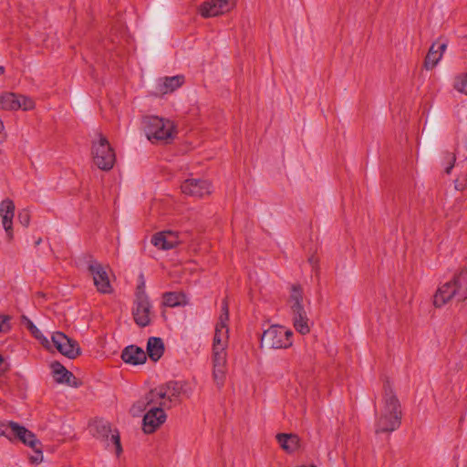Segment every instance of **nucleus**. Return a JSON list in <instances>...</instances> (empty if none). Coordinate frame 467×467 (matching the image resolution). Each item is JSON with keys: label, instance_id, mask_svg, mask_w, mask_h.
Wrapping results in <instances>:
<instances>
[{"label": "nucleus", "instance_id": "f257e3e1", "mask_svg": "<svg viewBox=\"0 0 467 467\" xmlns=\"http://www.w3.org/2000/svg\"><path fill=\"white\" fill-rule=\"evenodd\" d=\"M229 309L225 301L222 304L221 314L215 325L212 347L213 378L221 388L227 373V348L229 344Z\"/></svg>", "mask_w": 467, "mask_h": 467}, {"label": "nucleus", "instance_id": "f03ea898", "mask_svg": "<svg viewBox=\"0 0 467 467\" xmlns=\"http://www.w3.org/2000/svg\"><path fill=\"white\" fill-rule=\"evenodd\" d=\"M401 417L400 402L394 393L392 387L387 383L384 385L382 400L376 410V433L394 431L400 427Z\"/></svg>", "mask_w": 467, "mask_h": 467}, {"label": "nucleus", "instance_id": "7ed1b4c3", "mask_svg": "<svg viewBox=\"0 0 467 467\" xmlns=\"http://www.w3.org/2000/svg\"><path fill=\"white\" fill-rule=\"evenodd\" d=\"M193 388L185 381H171L166 385L151 389L147 394L148 402L161 404L164 408H170L180 400L181 397H190Z\"/></svg>", "mask_w": 467, "mask_h": 467}, {"label": "nucleus", "instance_id": "20e7f679", "mask_svg": "<svg viewBox=\"0 0 467 467\" xmlns=\"http://www.w3.org/2000/svg\"><path fill=\"white\" fill-rule=\"evenodd\" d=\"M147 394L140 398L130 409L133 416H139L146 410L143 417V431L145 433H152L160 428L166 420V413L161 404L148 402Z\"/></svg>", "mask_w": 467, "mask_h": 467}, {"label": "nucleus", "instance_id": "39448f33", "mask_svg": "<svg viewBox=\"0 0 467 467\" xmlns=\"http://www.w3.org/2000/svg\"><path fill=\"white\" fill-rule=\"evenodd\" d=\"M144 130L150 140H168L175 136L176 130L172 121L157 116L143 119Z\"/></svg>", "mask_w": 467, "mask_h": 467}, {"label": "nucleus", "instance_id": "423d86ee", "mask_svg": "<svg viewBox=\"0 0 467 467\" xmlns=\"http://www.w3.org/2000/svg\"><path fill=\"white\" fill-rule=\"evenodd\" d=\"M92 158L95 165L103 171L112 169L115 163V152L109 140L101 134H98V139L93 141Z\"/></svg>", "mask_w": 467, "mask_h": 467}, {"label": "nucleus", "instance_id": "0eeeda50", "mask_svg": "<svg viewBox=\"0 0 467 467\" xmlns=\"http://www.w3.org/2000/svg\"><path fill=\"white\" fill-rule=\"evenodd\" d=\"M0 436L9 441L17 439L30 448H35L38 444V440L32 431L14 421L0 420Z\"/></svg>", "mask_w": 467, "mask_h": 467}, {"label": "nucleus", "instance_id": "6e6552de", "mask_svg": "<svg viewBox=\"0 0 467 467\" xmlns=\"http://www.w3.org/2000/svg\"><path fill=\"white\" fill-rule=\"evenodd\" d=\"M292 337L290 329L274 325L263 333L261 342L271 348H286L293 344Z\"/></svg>", "mask_w": 467, "mask_h": 467}, {"label": "nucleus", "instance_id": "1a4fd4ad", "mask_svg": "<svg viewBox=\"0 0 467 467\" xmlns=\"http://www.w3.org/2000/svg\"><path fill=\"white\" fill-rule=\"evenodd\" d=\"M34 108L35 102L29 97L7 91L0 94V109L16 111L18 109L30 110Z\"/></svg>", "mask_w": 467, "mask_h": 467}, {"label": "nucleus", "instance_id": "9d476101", "mask_svg": "<svg viewBox=\"0 0 467 467\" xmlns=\"http://www.w3.org/2000/svg\"><path fill=\"white\" fill-rule=\"evenodd\" d=\"M133 317L140 327H146L151 319V305L144 291L139 290L133 306Z\"/></svg>", "mask_w": 467, "mask_h": 467}, {"label": "nucleus", "instance_id": "9b49d317", "mask_svg": "<svg viewBox=\"0 0 467 467\" xmlns=\"http://www.w3.org/2000/svg\"><path fill=\"white\" fill-rule=\"evenodd\" d=\"M88 270L92 275L94 285L99 293L109 294L112 292L109 275L104 265L96 260H89Z\"/></svg>", "mask_w": 467, "mask_h": 467}, {"label": "nucleus", "instance_id": "f8f14e48", "mask_svg": "<svg viewBox=\"0 0 467 467\" xmlns=\"http://www.w3.org/2000/svg\"><path fill=\"white\" fill-rule=\"evenodd\" d=\"M91 431L96 438L104 441L108 448L110 446L114 447L117 455L122 451L119 432L117 431H112L107 422H97L92 427Z\"/></svg>", "mask_w": 467, "mask_h": 467}, {"label": "nucleus", "instance_id": "ddd939ff", "mask_svg": "<svg viewBox=\"0 0 467 467\" xmlns=\"http://www.w3.org/2000/svg\"><path fill=\"white\" fill-rule=\"evenodd\" d=\"M181 190L186 195L202 198L213 192V186L207 180L189 178L182 183Z\"/></svg>", "mask_w": 467, "mask_h": 467}, {"label": "nucleus", "instance_id": "4468645a", "mask_svg": "<svg viewBox=\"0 0 467 467\" xmlns=\"http://www.w3.org/2000/svg\"><path fill=\"white\" fill-rule=\"evenodd\" d=\"M51 338L52 343L62 355L69 358H74L79 354L78 343L68 338L64 333L55 332Z\"/></svg>", "mask_w": 467, "mask_h": 467}, {"label": "nucleus", "instance_id": "2eb2a0df", "mask_svg": "<svg viewBox=\"0 0 467 467\" xmlns=\"http://www.w3.org/2000/svg\"><path fill=\"white\" fill-rule=\"evenodd\" d=\"M15 203L9 199H4L0 202V217L2 220V225L5 229V234L9 240L13 238V219L15 216Z\"/></svg>", "mask_w": 467, "mask_h": 467}, {"label": "nucleus", "instance_id": "dca6fc26", "mask_svg": "<svg viewBox=\"0 0 467 467\" xmlns=\"http://www.w3.org/2000/svg\"><path fill=\"white\" fill-rule=\"evenodd\" d=\"M179 235L176 232L163 231L157 233L151 238V244L161 250H170L174 248L180 243Z\"/></svg>", "mask_w": 467, "mask_h": 467}, {"label": "nucleus", "instance_id": "f3484780", "mask_svg": "<svg viewBox=\"0 0 467 467\" xmlns=\"http://www.w3.org/2000/svg\"><path fill=\"white\" fill-rule=\"evenodd\" d=\"M230 10L228 0H210L200 6V14L203 17L216 16Z\"/></svg>", "mask_w": 467, "mask_h": 467}, {"label": "nucleus", "instance_id": "a211bd4d", "mask_svg": "<svg viewBox=\"0 0 467 467\" xmlns=\"http://www.w3.org/2000/svg\"><path fill=\"white\" fill-rule=\"evenodd\" d=\"M456 288L452 281H448L441 285L436 291L433 297V304L437 307H441L448 303L454 296L457 297Z\"/></svg>", "mask_w": 467, "mask_h": 467}, {"label": "nucleus", "instance_id": "6ab92c4d", "mask_svg": "<svg viewBox=\"0 0 467 467\" xmlns=\"http://www.w3.org/2000/svg\"><path fill=\"white\" fill-rule=\"evenodd\" d=\"M446 47V43H433L431 45L424 61L426 69H432L440 62Z\"/></svg>", "mask_w": 467, "mask_h": 467}, {"label": "nucleus", "instance_id": "aec40b11", "mask_svg": "<svg viewBox=\"0 0 467 467\" xmlns=\"http://www.w3.org/2000/svg\"><path fill=\"white\" fill-rule=\"evenodd\" d=\"M183 83L184 77L182 75L166 77L158 80L157 90L161 94L171 93L182 87Z\"/></svg>", "mask_w": 467, "mask_h": 467}, {"label": "nucleus", "instance_id": "412c9836", "mask_svg": "<svg viewBox=\"0 0 467 467\" xmlns=\"http://www.w3.org/2000/svg\"><path fill=\"white\" fill-rule=\"evenodd\" d=\"M121 358L125 363L131 365L143 364L146 361V353L136 346H129L122 351Z\"/></svg>", "mask_w": 467, "mask_h": 467}, {"label": "nucleus", "instance_id": "4be33fe9", "mask_svg": "<svg viewBox=\"0 0 467 467\" xmlns=\"http://www.w3.org/2000/svg\"><path fill=\"white\" fill-rule=\"evenodd\" d=\"M55 380L57 383H66L69 386H77L76 378L64 366L59 363L52 364Z\"/></svg>", "mask_w": 467, "mask_h": 467}, {"label": "nucleus", "instance_id": "5701e85b", "mask_svg": "<svg viewBox=\"0 0 467 467\" xmlns=\"http://www.w3.org/2000/svg\"><path fill=\"white\" fill-rule=\"evenodd\" d=\"M304 296L300 286L293 285L290 292L289 306L292 314L304 312L305 306L303 304Z\"/></svg>", "mask_w": 467, "mask_h": 467}, {"label": "nucleus", "instance_id": "b1692460", "mask_svg": "<svg viewBox=\"0 0 467 467\" xmlns=\"http://www.w3.org/2000/svg\"><path fill=\"white\" fill-rule=\"evenodd\" d=\"M456 288L457 298L464 300L467 298V269L461 271L451 280Z\"/></svg>", "mask_w": 467, "mask_h": 467}, {"label": "nucleus", "instance_id": "393cba45", "mask_svg": "<svg viewBox=\"0 0 467 467\" xmlns=\"http://www.w3.org/2000/svg\"><path fill=\"white\" fill-rule=\"evenodd\" d=\"M276 439L281 448L287 452H294L299 447V438L296 435L280 433Z\"/></svg>", "mask_w": 467, "mask_h": 467}, {"label": "nucleus", "instance_id": "a878e982", "mask_svg": "<svg viewBox=\"0 0 467 467\" xmlns=\"http://www.w3.org/2000/svg\"><path fill=\"white\" fill-rule=\"evenodd\" d=\"M294 327L302 335L310 332V320L306 311L292 314Z\"/></svg>", "mask_w": 467, "mask_h": 467}, {"label": "nucleus", "instance_id": "bb28decb", "mask_svg": "<svg viewBox=\"0 0 467 467\" xmlns=\"http://www.w3.org/2000/svg\"><path fill=\"white\" fill-rule=\"evenodd\" d=\"M148 355L153 361L161 358L164 352V345L160 337H150L147 344Z\"/></svg>", "mask_w": 467, "mask_h": 467}, {"label": "nucleus", "instance_id": "cd10ccee", "mask_svg": "<svg viewBox=\"0 0 467 467\" xmlns=\"http://www.w3.org/2000/svg\"><path fill=\"white\" fill-rule=\"evenodd\" d=\"M163 303L165 306L174 307L187 303L185 295L175 292H169L163 296Z\"/></svg>", "mask_w": 467, "mask_h": 467}, {"label": "nucleus", "instance_id": "c85d7f7f", "mask_svg": "<svg viewBox=\"0 0 467 467\" xmlns=\"http://www.w3.org/2000/svg\"><path fill=\"white\" fill-rule=\"evenodd\" d=\"M454 88L467 96V73L458 75L454 79Z\"/></svg>", "mask_w": 467, "mask_h": 467}, {"label": "nucleus", "instance_id": "c756f323", "mask_svg": "<svg viewBox=\"0 0 467 467\" xmlns=\"http://www.w3.org/2000/svg\"><path fill=\"white\" fill-rule=\"evenodd\" d=\"M26 327L36 338L41 340L43 343H46L47 345L49 343L48 340L42 335L41 331L29 319L26 320Z\"/></svg>", "mask_w": 467, "mask_h": 467}, {"label": "nucleus", "instance_id": "7c9ffc66", "mask_svg": "<svg viewBox=\"0 0 467 467\" xmlns=\"http://www.w3.org/2000/svg\"><path fill=\"white\" fill-rule=\"evenodd\" d=\"M10 328V317L5 315H0V334L8 332Z\"/></svg>", "mask_w": 467, "mask_h": 467}, {"label": "nucleus", "instance_id": "2f4dec72", "mask_svg": "<svg viewBox=\"0 0 467 467\" xmlns=\"http://www.w3.org/2000/svg\"><path fill=\"white\" fill-rule=\"evenodd\" d=\"M39 445H40V441H38V444L35 448H32L35 451L34 455H32L30 457V460L33 463L41 462L43 460V453L39 448Z\"/></svg>", "mask_w": 467, "mask_h": 467}, {"label": "nucleus", "instance_id": "473e14b6", "mask_svg": "<svg viewBox=\"0 0 467 467\" xmlns=\"http://www.w3.org/2000/svg\"><path fill=\"white\" fill-rule=\"evenodd\" d=\"M18 220L20 223L24 226H28L30 222V214L27 210H23L18 214Z\"/></svg>", "mask_w": 467, "mask_h": 467}, {"label": "nucleus", "instance_id": "72a5a7b5", "mask_svg": "<svg viewBox=\"0 0 467 467\" xmlns=\"http://www.w3.org/2000/svg\"><path fill=\"white\" fill-rule=\"evenodd\" d=\"M8 365L6 361L4 359L2 355L0 354V373H4L7 370Z\"/></svg>", "mask_w": 467, "mask_h": 467}, {"label": "nucleus", "instance_id": "f704fd0d", "mask_svg": "<svg viewBox=\"0 0 467 467\" xmlns=\"http://www.w3.org/2000/svg\"><path fill=\"white\" fill-rule=\"evenodd\" d=\"M450 161H455V158L454 157H450ZM453 167V162H451L446 169H445V171L446 173H450L451 169Z\"/></svg>", "mask_w": 467, "mask_h": 467}, {"label": "nucleus", "instance_id": "c9c22d12", "mask_svg": "<svg viewBox=\"0 0 467 467\" xmlns=\"http://www.w3.org/2000/svg\"><path fill=\"white\" fill-rule=\"evenodd\" d=\"M4 73V67L0 66V75Z\"/></svg>", "mask_w": 467, "mask_h": 467}, {"label": "nucleus", "instance_id": "e433bc0d", "mask_svg": "<svg viewBox=\"0 0 467 467\" xmlns=\"http://www.w3.org/2000/svg\"><path fill=\"white\" fill-rule=\"evenodd\" d=\"M298 467H316L315 465H302V466H298Z\"/></svg>", "mask_w": 467, "mask_h": 467}, {"label": "nucleus", "instance_id": "4c0bfd02", "mask_svg": "<svg viewBox=\"0 0 467 467\" xmlns=\"http://www.w3.org/2000/svg\"><path fill=\"white\" fill-rule=\"evenodd\" d=\"M456 189H458V190H463V187H460V186H458V185H457V186H456Z\"/></svg>", "mask_w": 467, "mask_h": 467}]
</instances>
